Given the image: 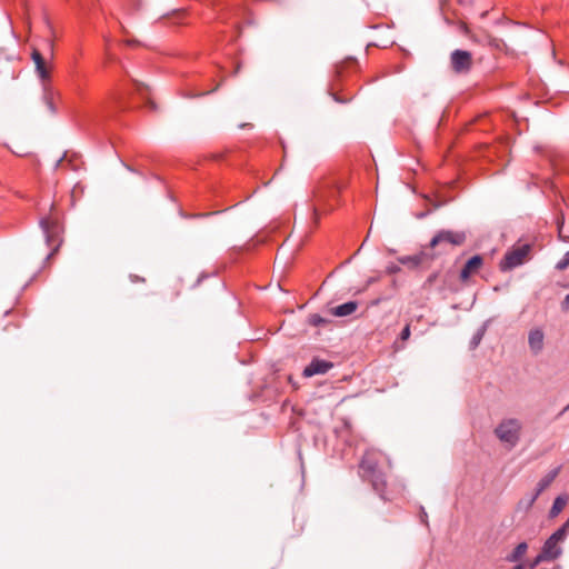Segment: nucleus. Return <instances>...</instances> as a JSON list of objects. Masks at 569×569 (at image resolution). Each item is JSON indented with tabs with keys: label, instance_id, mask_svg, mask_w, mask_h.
Wrapping results in <instances>:
<instances>
[{
	"label": "nucleus",
	"instance_id": "1",
	"mask_svg": "<svg viewBox=\"0 0 569 569\" xmlns=\"http://www.w3.org/2000/svg\"><path fill=\"white\" fill-rule=\"evenodd\" d=\"M387 460L386 456L376 449H369L365 452L360 465L359 473L363 480L371 483L372 489L386 499L387 480L381 470V465Z\"/></svg>",
	"mask_w": 569,
	"mask_h": 569
},
{
	"label": "nucleus",
	"instance_id": "2",
	"mask_svg": "<svg viewBox=\"0 0 569 569\" xmlns=\"http://www.w3.org/2000/svg\"><path fill=\"white\" fill-rule=\"evenodd\" d=\"M31 59L36 66V73L41 81L44 98L49 103H51L54 96V90L51 86V72L53 66L50 61H46L43 54L36 47L32 48Z\"/></svg>",
	"mask_w": 569,
	"mask_h": 569
},
{
	"label": "nucleus",
	"instance_id": "3",
	"mask_svg": "<svg viewBox=\"0 0 569 569\" xmlns=\"http://www.w3.org/2000/svg\"><path fill=\"white\" fill-rule=\"evenodd\" d=\"M356 64L357 62L353 59H346L345 61L336 64L333 76L328 84V92L335 99V101L339 103H346L352 99V96H340L339 91L343 89L342 80L345 76L349 72V70L355 69Z\"/></svg>",
	"mask_w": 569,
	"mask_h": 569
},
{
	"label": "nucleus",
	"instance_id": "4",
	"mask_svg": "<svg viewBox=\"0 0 569 569\" xmlns=\"http://www.w3.org/2000/svg\"><path fill=\"white\" fill-rule=\"evenodd\" d=\"M465 241L466 233L463 231L441 230L431 239L430 248H438V254H440L463 244Z\"/></svg>",
	"mask_w": 569,
	"mask_h": 569
},
{
	"label": "nucleus",
	"instance_id": "5",
	"mask_svg": "<svg viewBox=\"0 0 569 569\" xmlns=\"http://www.w3.org/2000/svg\"><path fill=\"white\" fill-rule=\"evenodd\" d=\"M521 428V422L518 419H505L497 426L495 433L501 442L512 448L519 441Z\"/></svg>",
	"mask_w": 569,
	"mask_h": 569
},
{
	"label": "nucleus",
	"instance_id": "6",
	"mask_svg": "<svg viewBox=\"0 0 569 569\" xmlns=\"http://www.w3.org/2000/svg\"><path fill=\"white\" fill-rule=\"evenodd\" d=\"M568 531L569 528H567L566 523H563L545 541L541 548L543 557H547L550 561H553L561 556V543L566 540Z\"/></svg>",
	"mask_w": 569,
	"mask_h": 569
},
{
	"label": "nucleus",
	"instance_id": "7",
	"mask_svg": "<svg viewBox=\"0 0 569 569\" xmlns=\"http://www.w3.org/2000/svg\"><path fill=\"white\" fill-rule=\"evenodd\" d=\"M531 247L530 244H520L512 247L510 250L506 252L502 260L499 263V268L501 271H509L513 268L521 266L530 253Z\"/></svg>",
	"mask_w": 569,
	"mask_h": 569
},
{
	"label": "nucleus",
	"instance_id": "8",
	"mask_svg": "<svg viewBox=\"0 0 569 569\" xmlns=\"http://www.w3.org/2000/svg\"><path fill=\"white\" fill-rule=\"evenodd\" d=\"M40 224L46 234L47 243L52 249L51 253L49 254V257H51L59 250V248L62 243L61 226L57 219H52V218L42 219L40 221Z\"/></svg>",
	"mask_w": 569,
	"mask_h": 569
},
{
	"label": "nucleus",
	"instance_id": "9",
	"mask_svg": "<svg viewBox=\"0 0 569 569\" xmlns=\"http://www.w3.org/2000/svg\"><path fill=\"white\" fill-rule=\"evenodd\" d=\"M450 66L455 73H468L472 67V54L466 50H455L450 54Z\"/></svg>",
	"mask_w": 569,
	"mask_h": 569
},
{
	"label": "nucleus",
	"instance_id": "10",
	"mask_svg": "<svg viewBox=\"0 0 569 569\" xmlns=\"http://www.w3.org/2000/svg\"><path fill=\"white\" fill-rule=\"evenodd\" d=\"M333 368V363L320 358H313L311 362L303 369V377H313L316 375H325Z\"/></svg>",
	"mask_w": 569,
	"mask_h": 569
},
{
	"label": "nucleus",
	"instance_id": "11",
	"mask_svg": "<svg viewBox=\"0 0 569 569\" xmlns=\"http://www.w3.org/2000/svg\"><path fill=\"white\" fill-rule=\"evenodd\" d=\"M561 470V466H558L550 470L546 476H543L537 485L535 493L531 496L528 507H531L537 498L555 481Z\"/></svg>",
	"mask_w": 569,
	"mask_h": 569
},
{
	"label": "nucleus",
	"instance_id": "12",
	"mask_svg": "<svg viewBox=\"0 0 569 569\" xmlns=\"http://www.w3.org/2000/svg\"><path fill=\"white\" fill-rule=\"evenodd\" d=\"M483 264V259L481 256L476 254L471 257L460 272V280L462 282H467L472 276L477 274Z\"/></svg>",
	"mask_w": 569,
	"mask_h": 569
},
{
	"label": "nucleus",
	"instance_id": "13",
	"mask_svg": "<svg viewBox=\"0 0 569 569\" xmlns=\"http://www.w3.org/2000/svg\"><path fill=\"white\" fill-rule=\"evenodd\" d=\"M543 340H545V335L541 329L537 328V329L530 330L529 336H528V343H529L530 350L535 355H538L542 350Z\"/></svg>",
	"mask_w": 569,
	"mask_h": 569
},
{
	"label": "nucleus",
	"instance_id": "14",
	"mask_svg": "<svg viewBox=\"0 0 569 569\" xmlns=\"http://www.w3.org/2000/svg\"><path fill=\"white\" fill-rule=\"evenodd\" d=\"M359 305L357 301H348L330 309V313L335 317H347L357 311Z\"/></svg>",
	"mask_w": 569,
	"mask_h": 569
},
{
	"label": "nucleus",
	"instance_id": "15",
	"mask_svg": "<svg viewBox=\"0 0 569 569\" xmlns=\"http://www.w3.org/2000/svg\"><path fill=\"white\" fill-rule=\"evenodd\" d=\"M527 551H528V543L525 541L520 542L512 550V552L506 557V560L509 562H517L522 559V557L527 553Z\"/></svg>",
	"mask_w": 569,
	"mask_h": 569
},
{
	"label": "nucleus",
	"instance_id": "16",
	"mask_svg": "<svg viewBox=\"0 0 569 569\" xmlns=\"http://www.w3.org/2000/svg\"><path fill=\"white\" fill-rule=\"evenodd\" d=\"M568 502V497L566 495H560L558 496L553 503H552V507L549 511V517L550 518H556L562 510L563 508L566 507Z\"/></svg>",
	"mask_w": 569,
	"mask_h": 569
},
{
	"label": "nucleus",
	"instance_id": "17",
	"mask_svg": "<svg viewBox=\"0 0 569 569\" xmlns=\"http://www.w3.org/2000/svg\"><path fill=\"white\" fill-rule=\"evenodd\" d=\"M46 23H47L50 36H49V38H47L44 40V48H46L50 59L52 60L54 57V29L47 18H46Z\"/></svg>",
	"mask_w": 569,
	"mask_h": 569
},
{
	"label": "nucleus",
	"instance_id": "18",
	"mask_svg": "<svg viewBox=\"0 0 569 569\" xmlns=\"http://www.w3.org/2000/svg\"><path fill=\"white\" fill-rule=\"evenodd\" d=\"M329 321L325 318H322L318 313H311L308 317V323L312 327H322L326 326Z\"/></svg>",
	"mask_w": 569,
	"mask_h": 569
},
{
	"label": "nucleus",
	"instance_id": "19",
	"mask_svg": "<svg viewBox=\"0 0 569 569\" xmlns=\"http://www.w3.org/2000/svg\"><path fill=\"white\" fill-rule=\"evenodd\" d=\"M411 331H410V325L407 323L405 328L401 330L398 340L395 342V346L397 349L403 348V345L398 346L399 341L405 343L410 338Z\"/></svg>",
	"mask_w": 569,
	"mask_h": 569
},
{
	"label": "nucleus",
	"instance_id": "20",
	"mask_svg": "<svg viewBox=\"0 0 569 569\" xmlns=\"http://www.w3.org/2000/svg\"><path fill=\"white\" fill-rule=\"evenodd\" d=\"M568 267H569V250L563 254V257L556 264V268L560 271L567 269Z\"/></svg>",
	"mask_w": 569,
	"mask_h": 569
},
{
	"label": "nucleus",
	"instance_id": "21",
	"mask_svg": "<svg viewBox=\"0 0 569 569\" xmlns=\"http://www.w3.org/2000/svg\"><path fill=\"white\" fill-rule=\"evenodd\" d=\"M543 561H550L547 557H543V553L540 551V553L533 559V561L530 563V568L533 569L535 567H537L539 563L543 562Z\"/></svg>",
	"mask_w": 569,
	"mask_h": 569
},
{
	"label": "nucleus",
	"instance_id": "22",
	"mask_svg": "<svg viewBox=\"0 0 569 569\" xmlns=\"http://www.w3.org/2000/svg\"><path fill=\"white\" fill-rule=\"evenodd\" d=\"M399 261L401 263H407V262L411 261L417 264V263H419L420 260L417 257H403V258H400Z\"/></svg>",
	"mask_w": 569,
	"mask_h": 569
},
{
	"label": "nucleus",
	"instance_id": "23",
	"mask_svg": "<svg viewBox=\"0 0 569 569\" xmlns=\"http://www.w3.org/2000/svg\"><path fill=\"white\" fill-rule=\"evenodd\" d=\"M562 309L565 311L569 310V295H567L562 301Z\"/></svg>",
	"mask_w": 569,
	"mask_h": 569
},
{
	"label": "nucleus",
	"instance_id": "24",
	"mask_svg": "<svg viewBox=\"0 0 569 569\" xmlns=\"http://www.w3.org/2000/svg\"><path fill=\"white\" fill-rule=\"evenodd\" d=\"M512 569H523V566L522 565H517L516 567H513Z\"/></svg>",
	"mask_w": 569,
	"mask_h": 569
},
{
	"label": "nucleus",
	"instance_id": "25",
	"mask_svg": "<svg viewBox=\"0 0 569 569\" xmlns=\"http://www.w3.org/2000/svg\"><path fill=\"white\" fill-rule=\"evenodd\" d=\"M568 410H569V403L563 408V410H562V412H561V413H563V412H566V411H568Z\"/></svg>",
	"mask_w": 569,
	"mask_h": 569
},
{
	"label": "nucleus",
	"instance_id": "26",
	"mask_svg": "<svg viewBox=\"0 0 569 569\" xmlns=\"http://www.w3.org/2000/svg\"><path fill=\"white\" fill-rule=\"evenodd\" d=\"M559 237H561V226H558Z\"/></svg>",
	"mask_w": 569,
	"mask_h": 569
},
{
	"label": "nucleus",
	"instance_id": "27",
	"mask_svg": "<svg viewBox=\"0 0 569 569\" xmlns=\"http://www.w3.org/2000/svg\"><path fill=\"white\" fill-rule=\"evenodd\" d=\"M104 40H106V46L108 48L109 47V38H106Z\"/></svg>",
	"mask_w": 569,
	"mask_h": 569
}]
</instances>
